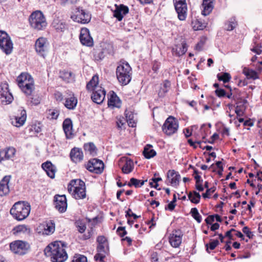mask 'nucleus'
Returning <instances> with one entry per match:
<instances>
[{"label":"nucleus","instance_id":"8","mask_svg":"<svg viewBox=\"0 0 262 262\" xmlns=\"http://www.w3.org/2000/svg\"><path fill=\"white\" fill-rule=\"evenodd\" d=\"M98 85V75L96 74L87 83L85 88L88 92L91 94V100L96 104H98V90H97Z\"/></svg>","mask_w":262,"mask_h":262},{"label":"nucleus","instance_id":"30","mask_svg":"<svg viewBox=\"0 0 262 262\" xmlns=\"http://www.w3.org/2000/svg\"><path fill=\"white\" fill-rule=\"evenodd\" d=\"M98 163V159L94 158L90 160L87 164L85 165V167L90 172H93L95 173H98V167L96 166V164Z\"/></svg>","mask_w":262,"mask_h":262},{"label":"nucleus","instance_id":"38","mask_svg":"<svg viewBox=\"0 0 262 262\" xmlns=\"http://www.w3.org/2000/svg\"><path fill=\"white\" fill-rule=\"evenodd\" d=\"M243 73L246 76L247 79L255 80L258 78L257 73L255 71L249 68H244L243 70Z\"/></svg>","mask_w":262,"mask_h":262},{"label":"nucleus","instance_id":"49","mask_svg":"<svg viewBox=\"0 0 262 262\" xmlns=\"http://www.w3.org/2000/svg\"><path fill=\"white\" fill-rule=\"evenodd\" d=\"M27 97L33 105H37L40 102V98L37 96H34L32 94L31 96Z\"/></svg>","mask_w":262,"mask_h":262},{"label":"nucleus","instance_id":"12","mask_svg":"<svg viewBox=\"0 0 262 262\" xmlns=\"http://www.w3.org/2000/svg\"><path fill=\"white\" fill-rule=\"evenodd\" d=\"M176 11L180 20H185L187 16V6L185 0H173Z\"/></svg>","mask_w":262,"mask_h":262},{"label":"nucleus","instance_id":"56","mask_svg":"<svg viewBox=\"0 0 262 262\" xmlns=\"http://www.w3.org/2000/svg\"><path fill=\"white\" fill-rule=\"evenodd\" d=\"M125 217H133V218L136 220L140 217V216L137 215L135 213H133L132 210L130 208H128V210L125 212Z\"/></svg>","mask_w":262,"mask_h":262},{"label":"nucleus","instance_id":"40","mask_svg":"<svg viewBox=\"0 0 262 262\" xmlns=\"http://www.w3.org/2000/svg\"><path fill=\"white\" fill-rule=\"evenodd\" d=\"M147 181V180H139L136 178H132L130 179V181L128 183L127 185L129 187H132V186H134L136 188L141 187L144 184V183Z\"/></svg>","mask_w":262,"mask_h":262},{"label":"nucleus","instance_id":"16","mask_svg":"<svg viewBox=\"0 0 262 262\" xmlns=\"http://www.w3.org/2000/svg\"><path fill=\"white\" fill-rule=\"evenodd\" d=\"M55 208L60 212H64L67 208V199L65 195L56 194L54 196Z\"/></svg>","mask_w":262,"mask_h":262},{"label":"nucleus","instance_id":"14","mask_svg":"<svg viewBox=\"0 0 262 262\" xmlns=\"http://www.w3.org/2000/svg\"><path fill=\"white\" fill-rule=\"evenodd\" d=\"M0 98L2 99V103H5V104L10 103L13 99L7 83H2L0 85Z\"/></svg>","mask_w":262,"mask_h":262},{"label":"nucleus","instance_id":"23","mask_svg":"<svg viewBox=\"0 0 262 262\" xmlns=\"http://www.w3.org/2000/svg\"><path fill=\"white\" fill-rule=\"evenodd\" d=\"M20 116H16L13 119H12V124L16 126L19 127L22 126L26 120V112L25 110H20Z\"/></svg>","mask_w":262,"mask_h":262},{"label":"nucleus","instance_id":"27","mask_svg":"<svg viewBox=\"0 0 262 262\" xmlns=\"http://www.w3.org/2000/svg\"><path fill=\"white\" fill-rule=\"evenodd\" d=\"M214 0H203V10L202 11V14L203 15H208L212 12L214 7Z\"/></svg>","mask_w":262,"mask_h":262},{"label":"nucleus","instance_id":"53","mask_svg":"<svg viewBox=\"0 0 262 262\" xmlns=\"http://www.w3.org/2000/svg\"><path fill=\"white\" fill-rule=\"evenodd\" d=\"M216 190L215 187H212L210 188L207 189L206 192L202 194V196L204 198H209L211 193H213Z\"/></svg>","mask_w":262,"mask_h":262},{"label":"nucleus","instance_id":"31","mask_svg":"<svg viewBox=\"0 0 262 262\" xmlns=\"http://www.w3.org/2000/svg\"><path fill=\"white\" fill-rule=\"evenodd\" d=\"M171 83L168 80H165L163 83L161 84L160 89L158 92L159 97H164L166 94L168 92L170 88Z\"/></svg>","mask_w":262,"mask_h":262},{"label":"nucleus","instance_id":"59","mask_svg":"<svg viewBox=\"0 0 262 262\" xmlns=\"http://www.w3.org/2000/svg\"><path fill=\"white\" fill-rule=\"evenodd\" d=\"M188 143L191 146L193 147V148L196 149L197 148V145H196L195 143H197L198 144H200L202 143V141H197L193 142L192 139H190L188 140Z\"/></svg>","mask_w":262,"mask_h":262},{"label":"nucleus","instance_id":"48","mask_svg":"<svg viewBox=\"0 0 262 262\" xmlns=\"http://www.w3.org/2000/svg\"><path fill=\"white\" fill-rule=\"evenodd\" d=\"M59 115V111L57 108L49 109L48 110V115L52 119H57Z\"/></svg>","mask_w":262,"mask_h":262},{"label":"nucleus","instance_id":"22","mask_svg":"<svg viewBox=\"0 0 262 262\" xmlns=\"http://www.w3.org/2000/svg\"><path fill=\"white\" fill-rule=\"evenodd\" d=\"M110 97L108 99L107 104L108 106L119 108L121 107V100L114 91L109 93Z\"/></svg>","mask_w":262,"mask_h":262},{"label":"nucleus","instance_id":"37","mask_svg":"<svg viewBox=\"0 0 262 262\" xmlns=\"http://www.w3.org/2000/svg\"><path fill=\"white\" fill-rule=\"evenodd\" d=\"M134 163L130 159H126L125 163L122 167V171L124 173L128 174L131 172L134 169Z\"/></svg>","mask_w":262,"mask_h":262},{"label":"nucleus","instance_id":"29","mask_svg":"<svg viewBox=\"0 0 262 262\" xmlns=\"http://www.w3.org/2000/svg\"><path fill=\"white\" fill-rule=\"evenodd\" d=\"M187 51V46L185 41H183L181 45H177L173 48L172 51L173 54L177 56H181L184 55Z\"/></svg>","mask_w":262,"mask_h":262},{"label":"nucleus","instance_id":"4","mask_svg":"<svg viewBox=\"0 0 262 262\" xmlns=\"http://www.w3.org/2000/svg\"><path fill=\"white\" fill-rule=\"evenodd\" d=\"M68 190L75 199L86 197L85 183L80 179L71 180L68 184Z\"/></svg>","mask_w":262,"mask_h":262},{"label":"nucleus","instance_id":"3","mask_svg":"<svg viewBox=\"0 0 262 262\" xmlns=\"http://www.w3.org/2000/svg\"><path fill=\"white\" fill-rule=\"evenodd\" d=\"M17 84L26 96H31L34 90V82L32 76L28 73H22L17 77Z\"/></svg>","mask_w":262,"mask_h":262},{"label":"nucleus","instance_id":"44","mask_svg":"<svg viewBox=\"0 0 262 262\" xmlns=\"http://www.w3.org/2000/svg\"><path fill=\"white\" fill-rule=\"evenodd\" d=\"M102 47V51L99 53V59L103 58L107 54H109L110 50L112 48V46L109 44L103 43V45H101Z\"/></svg>","mask_w":262,"mask_h":262},{"label":"nucleus","instance_id":"26","mask_svg":"<svg viewBox=\"0 0 262 262\" xmlns=\"http://www.w3.org/2000/svg\"><path fill=\"white\" fill-rule=\"evenodd\" d=\"M167 178H171L170 184L172 186L177 187L179 185L181 178L180 174L174 170H169L167 172Z\"/></svg>","mask_w":262,"mask_h":262},{"label":"nucleus","instance_id":"35","mask_svg":"<svg viewBox=\"0 0 262 262\" xmlns=\"http://www.w3.org/2000/svg\"><path fill=\"white\" fill-rule=\"evenodd\" d=\"M55 223L53 220H50L46 223L43 233L46 235H51L55 231Z\"/></svg>","mask_w":262,"mask_h":262},{"label":"nucleus","instance_id":"34","mask_svg":"<svg viewBox=\"0 0 262 262\" xmlns=\"http://www.w3.org/2000/svg\"><path fill=\"white\" fill-rule=\"evenodd\" d=\"M152 147V146L150 144H147L144 147L143 154L145 158L149 159L156 155V151L153 149H151Z\"/></svg>","mask_w":262,"mask_h":262},{"label":"nucleus","instance_id":"45","mask_svg":"<svg viewBox=\"0 0 262 262\" xmlns=\"http://www.w3.org/2000/svg\"><path fill=\"white\" fill-rule=\"evenodd\" d=\"M219 244L217 239H210V242L205 244L206 250L208 253H210L209 250H214Z\"/></svg>","mask_w":262,"mask_h":262},{"label":"nucleus","instance_id":"20","mask_svg":"<svg viewBox=\"0 0 262 262\" xmlns=\"http://www.w3.org/2000/svg\"><path fill=\"white\" fill-rule=\"evenodd\" d=\"M16 152L14 147H9L0 150V163L3 161L8 160L13 158Z\"/></svg>","mask_w":262,"mask_h":262},{"label":"nucleus","instance_id":"64","mask_svg":"<svg viewBox=\"0 0 262 262\" xmlns=\"http://www.w3.org/2000/svg\"><path fill=\"white\" fill-rule=\"evenodd\" d=\"M205 44V41L201 40L196 45L195 48L199 51L202 50V48Z\"/></svg>","mask_w":262,"mask_h":262},{"label":"nucleus","instance_id":"10","mask_svg":"<svg viewBox=\"0 0 262 262\" xmlns=\"http://www.w3.org/2000/svg\"><path fill=\"white\" fill-rule=\"evenodd\" d=\"M178 128V121L172 116L168 117L162 127L163 132L168 136H171L176 133Z\"/></svg>","mask_w":262,"mask_h":262},{"label":"nucleus","instance_id":"33","mask_svg":"<svg viewBox=\"0 0 262 262\" xmlns=\"http://www.w3.org/2000/svg\"><path fill=\"white\" fill-rule=\"evenodd\" d=\"M77 104V99L73 94L72 96L66 99L64 106L69 110H74Z\"/></svg>","mask_w":262,"mask_h":262},{"label":"nucleus","instance_id":"52","mask_svg":"<svg viewBox=\"0 0 262 262\" xmlns=\"http://www.w3.org/2000/svg\"><path fill=\"white\" fill-rule=\"evenodd\" d=\"M116 232L121 237H124L127 234V231L125 230V227H119L117 229Z\"/></svg>","mask_w":262,"mask_h":262},{"label":"nucleus","instance_id":"58","mask_svg":"<svg viewBox=\"0 0 262 262\" xmlns=\"http://www.w3.org/2000/svg\"><path fill=\"white\" fill-rule=\"evenodd\" d=\"M261 47L260 45H259V43H257V45H255V47H254L253 48H252V49H251V50L252 52H253L255 53L256 54H257L259 55V54H260L261 53V52H262V51H261V49H260V48H261Z\"/></svg>","mask_w":262,"mask_h":262},{"label":"nucleus","instance_id":"50","mask_svg":"<svg viewBox=\"0 0 262 262\" xmlns=\"http://www.w3.org/2000/svg\"><path fill=\"white\" fill-rule=\"evenodd\" d=\"M71 262H87V258L83 255L75 254Z\"/></svg>","mask_w":262,"mask_h":262},{"label":"nucleus","instance_id":"32","mask_svg":"<svg viewBox=\"0 0 262 262\" xmlns=\"http://www.w3.org/2000/svg\"><path fill=\"white\" fill-rule=\"evenodd\" d=\"M59 77L66 82H72L75 78V75L72 72L66 70L60 71Z\"/></svg>","mask_w":262,"mask_h":262},{"label":"nucleus","instance_id":"13","mask_svg":"<svg viewBox=\"0 0 262 262\" xmlns=\"http://www.w3.org/2000/svg\"><path fill=\"white\" fill-rule=\"evenodd\" d=\"M48 47L49 42L45 37H39L35 41V51L39 56L45 57L46 53L48 50Z\"/></svg>","mask_w":262,"mask_h":262},{"label":"nucleus","instance_id":"41","mask_svg":"<svg viewBox=\"0 0 262 262\" xmlns=\"http://www.w3.org/2000/svg\"><path fill=\"white\" fill-rule=\"evenodd\" d=\"M237 24L234 17L230 18L229 20L225 23V29L227 31L233 30L236 27Z\"/></svg>","mask_w":262,"mask_h":262},{"label":"nucleus","instance_id":"7","mask_svg":"<svg viewBox=\"0 0 262 262\" xmlns=\"http://www.w3.org/2000/svg\"><path fill=\"white\" fill-rule=\"evenodd\" d=\"M71 18L75 22L86 24L90 21L91 14L86 9H84L81 7H78L73 12L71 15Z\"/></svg>","mask_w":262,"mask_h":262},{"label":"nucleus","instance_id":"39","mask_svg":"<svg viewBox=\"0 0 262 262\" xmlns=\"http://www.w3.org/2000/svg\"><path fill=\"white\" fill-rule=\"evenodd\" d=\"M200 194L196 191H190L188 193V198L191 203L198 204L201 199Z\"/></svg>","mask_w":262,"mask_h":262},{"label":"nucleus","instance_id":"19","mask_svg":"<svg viewBox=\"0 0 262 262\" xmlns=\"http://www.w3.org/2000/svg\"><path fill=\"white\" fill-rule=\"evenodd\" d=\"M129 12V9L127 6L123 4L117 6L116 5V9L114 11L113 15L118 21L122 20L124 15L127 14Z\"/></svg>","mask_w":262,"mask_h":262},{"label":"nucleus","instance_id":"6","mask_svg":"<svg viewBox=\"0 0 262 262\" xmlns=\"http://www.w3.org/2000/svg\"><path fill=\"white\" fill-rule=\"evenodd\" d=\"M29 20L31 27L37 30H41L47 26L46 18L40 11L33 12L29 16Z\"/></svg>","mask_w":262,"mask_h":262},{"label":"nucleus","instance_id":"47","mask_svg":"<svg viewBox=\"0 0 262 262\" xmlns=\"http://www.w3.org/2000/svg\"><path fill=\"white\" fill-rule=\"evenodd\" d=\"M236 107L241 108L244 110L246 109V104L247 103L248 101L246 99H243L242 98H236Z\"/></svg>","mask_w":262,"mask_h":262},{"label":"nucleus","instance_id":"1","mask_svg":"<svg viewBox=\"0 0 262 262\" xmlns=\"http://www.w3.org/2000/svg\"><path fill=\"white\" fill-rule=\"evenodd\" d=\"M66 243L56 241L50 244L44 250L45 254L51 257L53 262H64L68 258V254L64 249Z\"/></svg>","mask_w":262,"mask_h":262},{"label":"nucleus","instance_id":"25","mask_svg":"<svg viewBox=\"0 0 262 262\" xmlns=\"http://www.w3.org/2000/svg\"><path fill=\"white\" fill-rule=\"evenodd\" d=\"M42 168L46 172L47 174L51 179L55 178L56 168L50 161H47L41 164Z\"/></svg>","mask_w":262,"mask_h":262},{"label":"nucleus","instance_id":"61","mask_svg":"<svg viewBox=\"0 0 262 262\" xmlns=\"http://www.w3.org/2000/svg\"><path fill=\"white\" fill-rule=\"evenodd\" d=\"M159 253L157 252H153L151 255V262H158Z\"/></svg>","mask_w":262,"mask_h":262},{"label":"nucleus","instance_id":"17","mask_svg":"<svg viewBox=\"0 0 262 262\" xmlns=\"http://www.w3.org/2000/svg\"><path fill=\"white\" fill-rule=\"evenodd\" d=\"M183 233L181 230L172 231L169 237V242L173 248H178L182 243Z\"/></svg>","mask_w":262,"mask_h":262},{"label":"nucleus","instance_id":"42","mask_svg":"<svg viewBox=\"0 0 262 262\" xmlns=\"http://www.w3.org/2000/svg\"><path fill=\"white\" fill-rule=\"evenodd\" d=\"M217 78L219 81H222L225 83L230 80L231 77L229 73L227 72H222L217 74Z\"/></svg>","mask_w":262,"mask_h":262},{"label":"nucleus","instance_id":"28","mask_svg":"<svg viewBox=\"0 0 262 262\" xmlns=\"http://www.w3.org/2000/svg\"><path fill=\"white\" fill-rule=\"evenodd\" d=\"M62 127L67 138H71L72 135V130L73 127L71 119L70 118L66 119L63 122Z\"/></svg>","mask_w":262,"mask_h":262},{"label":"nucleus","instance_id":"11","mask_svg":"<svg viewBox=\"0 0 262 262\" xmlns=\"http://www.w3.org/2000/svg\"><path fill=\"white\" fill-rule=\"evenodd\" d=\"M0 48L7 55L11 53L13 49L11 38L4 31H0Z\"/></svg>","mask_w":262,"mask_h":262},{"label":"nucleus","instance_id":"55","mask_svg":"<svg viewBox=\"0 0 262 262\" xmlns=\"http://www.w3.org/2000/svg\"><path fill=\"white\" fill-rule=\"evenodd\" d=\"M215 93L217 97L221 98L225 97L226 92L224 89L220 88L216 89L215 91Z\"/></svg>","mask_w":262,"mask_h":262},{"label":"nucleus","instance_id":"63","mask_svg":"<svg viewBox=\"0 0 262 262\" xmlns=\"http://www.w3.org/2000/svg\"><path fill=\"white\" fill-rule=\"evenodd\" d=\"M160 66V63L155 61L153 63L152 69L155 72H157L159 69Z\"/></svg>","mask_w":262,"mask_h":262},{"label":"nucleus","instance_id":"5","mask_svg":"<svg viewBox=\"0 0 262 262\" xmlns=\"http://www.w3.org/2000/svg\"><path fill=\"white\" fill-rule=\"evenodd\" d=\"M132 68L128 62H121L116 69V75L122 85H127L132 79Z\"/></svg>","mask_w":262,"mask_h":262},{"label":"nucleus","instance_id":"18","mask_svg":"<svg viewBox=\"0 0 262 262\" xmlns=\"http://www.w3.org/2000/svg\"><path fill=\"white\" fill-rule=\"evenodd\" d=\"M79 39L83 45L88 47H92L93 45V39L90 36L89 30L86 28L81 29Z\"/></svg>","mask_w":262,"mask_h":262},{"label":"nucleus","instance_id":"24","mask_svg":"<svg viewBox=\"0 0 262 262\" xmlns=\"http://www.w3.org/2000/svg\"><path fill=\"white\" fill-rule=\"evenodd\" d=\"M10 178V176H6L0 181V196L5 195L9 193V188L8 184Z\"/></svg>","mask_w":262,"mask_h":262},{"label":"nucleus","instance_id":"60","mask_svg":"<svg viewBox=\"0 0 262 262\" xmlns=\"http://www.w3.org/2000/svg\"><path fill=\"white\" fill-rule=\"evenodd\" d=\"M205 222L207 225H211L212 223L214 221V215H209L205 220Z\"/></svg>","mask_w":262,"mask_h":262},{"label":"nucleus","instance_id":"57","mask_svg":"<svg viewBox=\"0 0 262 262\" xmlns=\"http://www.w3.org/2000/svg\"><path fill=\"white\" fill-rule=\"evenodd\" d=\"M77 228L78 230L80 233H83L85 231L86 229V226L84 224L81 223V222L77 223Z\"/></svg>","mask_w":262,"mask_h":262},{"label":"nucleus","instance_id":"62","mask_svg":"<svg viewBox=\"0 0 262 262\" xmlns=\"http://www.w3.org/2000/svg\"><path fill=\"white\" fill-rule=\"evenodd\" d=\"M176 206L174 203L170 202L167 206H165V210H169L171 211H173Z\"/></svg>","mask_w":262,"mask_h":262},{"label":"nucleus","instance_id":"2","mask_svg":"<svg viewBox=\"0 0 262 262\" xmlns=\"http://www.w3.org/2000/svg\"><path fill=\"white\" fill-rule=\"evenodd\" d=\"M30 210L29 203L25 201H18L13 205L10 213L15 219L20 221L28 216Z\"/></svg>","mask_w":262,"mask_h":262},{"label":"nucleus","instance_id":"36","mask_svg":"<svg viewBox=\"0 0 262 262\" xmlns=\"http://www.w3.org/2000/svg\"><path fill=\"white\" fill-rule=\"evenodd\" d=\"M83 148L85 152H89L93 156L97 154V147L93 142L85 143L83 145Z\"/></svg>","mask_w":262,"mask_h":262},{"label":"nucleus","instance_id":"54","mask_svg":"<svg viewBox=\"0 0 262 262\" xmlns=\"http://www.w3.org/2000/svg\"><path fill=\"white\" fill-rule=\"evenodd\" d=\"M243 232L249 238H252L254 236L251 231H250L249 228L247 226L244 227L242 229Z\"/></svg>","mask_w":262,"mask_h":262},{"label":"nucleus","instance_id":"46","mask_svg":"<svg viewBox=\"0 0 262 262\" xmlns=\"http://www.w3.org/2000/svg\"><path fill=\"white\" fill-rule=\"evenodd\" d=\"M191 216L198 222L200 223L202 222V216L199 213L196 208H192L190 210Z\"/></svg>","mask_w":262,"mask_h":262},{"label":"nucleus","instance_id":"9","mask_svg":"<svg viewBox=\"0 0 262 262\" xmlns=\"http://www.w3.org/2000/svg\"><path fill=\"white\" fill-rule=\"evenodd\" d=\"M10 248L14 253L23 255L28 252L30 246L27 242L16 240L10 244Z\"/></svg>","mask_w":262,"mask_h":262},{"label":"nucleus","instance_id":"21","mask_svg":"<svg viewBox=\"0 0 262 262\" xmlns=\"http://www.w3.org/2000/svg\"><path fill=\"white\" fill-rule=\"evenodd\" d=\"M70 157L72 162L77 163L83 160V154L81 148L74 147L70 151Z\"/></svg>","mask_w":262,"mask_h":262},{"label":"nucleus","instance_id":"43","mask_svg":"<svg viewBox=\"0 0 262 262\" xmlns=\"http://www.w3.org/2000/svg\"><path fill=\"white\" fill-rule=\"evenodd\" d=\"M28 230H29L27 226L25 225H19L14 227L12 231L14 234H18L21 233H26Z\"/></svg>","mask_w":262,"mask_h":262},{"label":"nucleus","instance_id":"15","mask_svg":"<svg viewBox=\"0 0 262 262\" xmlns=\"http://www.w3.org/2000/svg\"><path fill=\"white\" fill-rule=\"evenodd\" d=\"M109 253L108 244L106 238L99 236V262H106L104 258Z\"/></svg>","mask_w":262,"mask_h":262},{"label":"nucleus","instance_id":"51","mask_svg":"<svg viewBox=\"0 0 262 262\" xmlns=\"http://www.w3.org/2000/svg\"><path fill=\"white\" fill-rule=\"evenodd\" d=\"M126 120L128 122V125L130 127H134L136 126V123L134 120L133 118V114H129L127 115L126 114Z\"/></svg>","mask_w":262,"mask_h":262}]
</instances>
